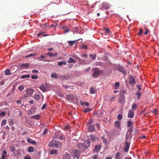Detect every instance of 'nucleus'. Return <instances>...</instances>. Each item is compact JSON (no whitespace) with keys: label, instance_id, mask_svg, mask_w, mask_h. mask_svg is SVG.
<instances>
[{"label":"nucleus","instance_id":"de8ad7c7","mask_svg":"<svg viewBox=\"0 0 159 159\" xmlns=\"http://www.w3.org/2000/svg\"><path fill=\"white\" fill-rule=\"evenodd\" d=\"M35 55H36V54H35L31 53V54H30L29 55L26 56L25 57H26V58H27V57H31V56H35Z\"/></svg>","mask_w":159,"mask_h":159},{"label":"nucleus","instance_id":"49530a36","mask_svg":"<svg viewBox=\"0 0 159 159\" xmlns=\"http://www.w3.org/2000/svg\"><path fill=\"white\" fill-rule=\"evenodd\" d=\"M81 48L82 49H87V46L86 45H82L81 47Z\"/></svg>","mask_w":159,"mask_h":159},{"label":"nucleus","instance_id":"13d9d810","mask_svg":"<svg viewBox=\"0 0 159 159\" xmlns=\"http://www.w3.org/2000/svg\"><path fill=\"white\" fill-rule=\"evenodd\" d=\"M92 123V120L91 119H90L89 121V122L88 123V125H90Z\"/></svg>","mask_w":159,"mask_h":159},{"label":"nucleus","instance_id":"f3484780","mask_svg":"<svg viewBox=\"0 0 159 159\" xmlns=\"http://www.w3.org/2000/svg\"><path fill=\"white\" fill-rule=\"evenodd\" d=\"M33 92V90L31 89H28L26 90L27 93L28 95H30Z\"/></svg>","mask_w":159,"mask_h":159},{"label":"nucleus","instance_id":"393cba45","mask_svg":"<svg viewBox=\"0 0 159 159\" xmlns=\"http://www.w3.org/2000/svg\"><path fill=\"white\" fill-rule=\"evenodd\" d=\"M89 91L90 93L91 94H94L96 92L95 89L93 87H91L90 88Z\"/></svg>","mask_w":159,"mask_h":159},{"label":"nucleus","instance_id":"680f3d73","mask_svg":"<svg viewBox=\"0 0 159 159\" xmlns=\"http://www.w3.org/2000/svg\"><path fill=\"white\" fill-rule=\"evenodd\" d=\"M31 143L32 144L34 145H37L36 142L35 141H34V140H33L32 141V143Z\"/></svg>","mask_w":159,"mask_h":159},{"label":"nucleus","instance_id":"72a5a7b5","mask_svg":"<svg viewBox=\"0 0 159 159\" xmlns=\"http://www.w3.org/2000/svg\"><path fill=\"white\" fill-rule=\"evenodd\" d=\"M30 77V75H22L21 77V78L22 79H25V78H28Z\"/></svg>","mask_w":159,"mask_h":159},{"label":"nucleus","instance_id":"a211bd4d","mask_svg":"<svg viewBox=\"0 0 159 159\" xmlns=\"http://www.w3.org/2000/svg\"><path fill=\"white\" fill-rule=\"evenodd\" d=\"M80 39H78L76 40H74V41H69L68 42V43L70 45V46H72L77 41H78Z\"/></svg>","mask_w":159,"mask_h":159},{"label":"nucleus","instance_id":"c756f323","mask_svg":"<svg viewBox=\"0 0 159 159\" xmlns=\"http://www.w3.org/2000/svg\"><path fill=\"white\" fill-rule=\"evenodd\" d=\"M136 93L138 95V96L137 97V99H140V97L141 95V93L140 92V91L139 90Z\"/></svg>","mask_w":159,"mask_h":159},{"label":"nucleus","instance_id":"774afa93","mask_svg":"<svg viewBox=\"0 0 159 159\" xmlns=\"http://www.w3.org/2000/svg\"><path fill=\"white\" fill-rule=\"evenodd\" d=\"M98 156L97 155H95L93 157V159H96L97 158Z\"/></svg>","mask_w":159,"mask_h":159},{"label":"nucleus","instance_id":"0eeeda50","mask_svg":"<svg viewBox=\"0 0 159 159\" xmlns=\"http://www.w3.org/2000/svg\"><path fill=\"white\" fill-rule=\"evenodd\" d=\"M73 157H76L78 158L80 156V152L79 151L77 150H75L73 152Z\"/></svg>","mask_w":159,"mask_h":159},{"label":"nucleus","instance_id":"052dcab7","mask_svg":"<svg viewBox=\"0 0 159 159\" xmlns=\"http://www.w3.org/2000/svg\"><path fill=\"white\" fill-rule=\"evenodd\" d=\"M28 114L29 115H31L32 114V112L31 111L29 110L28 111Z\"/></svg>","mask_w":159,"mask_h":159},{"label":"nucleus","instance_id":"f03ea898","mask_svg":"<svg viewBox=\"0 0 159 159\" xmlns=\"http://www.w3.org/2000/svg\"><path fill=\"white\" fill-rule=\"evenodd\" d=\"M117 70L122 72L124 74H126V71L124 67L119 66L117 67Z\"/></svg>","mask_w":159,"mask_h":159},{"label":"nucleus","instance_id":"6ab92c4d","mask_svg":"<svg viewBox=\"0 0 159 159\" xmlns=\"http://www.w3.org/2000/svg\"><path fill=\"white\" fill-rule=\"evenodd\" d=\"M68 62L69 63H75L76 62V60L74 59L71 57H70L68 61Z\"/></svg>","mask_w":159,"mask_h":159},{"label":"nucleus","instance_id":"c85d7f7f","mask_svg":"<svg viewBox=\"0 0 159 159\" xmlns=\"http://www.w3.org/2000/svg\"><path fill=\"white\" fill-rule=\"evenodd\" d=\"M51 77L53 78H57L58 77V76L56 73L52 74L51 75Z\"/></svg>","mask_w":159,"mask_h":159},{"label":"nucleus","instance_id":"20e7f679","mask_svg":"<svg viewBox=\"0 0 159 159\" xmlns=\"http://www.w3.org/2000/svg\"><path fill=\"white\" fill-rule=\"evenodd\" d=\"M110 7V5L108 3L104 2L102 3V7L101 10H102V9H107Z\"/></svg>","mask_w":159,"mask_h":159},{"label":"nucleus","instance_id":"ea45409f","mask_svg":"<svg viewBox=\"0 0 159 159\" xmlns=\"http://www.w3.org/2000/svg\"><path fill=\"white\" fill-rule=\"evenodd\" d=\"M103 29L105 31V32L107 33V34H109L110 33V31L109 29L108 28H104Z\"/></svg>","mask_w":159,"mask_h":159},{"label":"nucleus","instance_id":"09e8293b","mask_svg":"<svg viewBox=\"0 0 159 159\" xmlns=\"http://www.w3.org/2000/svg\"><path fill=\"white\" fill-rule=\"evenodd\" d=\"M18 89L19 90H20L21 91H22V90H23L24 89V87H23V86H22V85H21V86H19V87H18Z\"/></svg>","mask_w":159,"mask_h":159},{"label":"nucleus","instance_id":"69168bd1","mask_svg":"<svg viewBox=\"0 0 159 159\" xmlns=\"http://www.w3.org/2000/svg\"><path fill=\"white\" fill-rule=\"evenodd\" d=\"M157 112V109H155L152 111V113L153 114H156Z\"/></svg>","mask_w":159,"mask_h":159},{"label":"nucleus","instance_id":"a878e982","mask_svg":"<svg viewBox=\"0 0 159 159\" xmlns=\"http://www.w3.org/2000/svg\"><path fill=\"white\" fill-rule=\"evenodd\" d=\"M34 148L32 147H29L28 148V151L29 152H31L34 151Z\"/></svg>","mask_w":159,"mask_h":159},{"label":"nucleus","instance_id":"e2e57ef3","mask_svg":"<svg viewBox=\"0 0 159 159\" xmlns=\"http://www.w3.org/2000/svg\"><path fill=\"white\" fill-rule=\"evenodd\" d=\"M32 73L33 74L38 73L39 72L37 70H33L32 71Z\"/></svg>","mask_w":159,"mask_h":159},{"label":"nucleus","instance_id":"c9c22d12","mask_svg":"<svg viewBox=\"0 0 159 159\" xmlns=\"http://www.w3.org/2000/svg\"><path fill=\"white\" fill-rule=\"evenodd\" d=\"M116 158L117 159H120V154L119 152H117L116 154Z\"/></svg>","mask_w":159,"mask_h":159},{"label":"nucleus","instance_id":"4468645a","mask_svg":"<svg viewBox=\"0 0 159 159\" xmlns=\"http://www.w3.org/2000/svg\"><path fill=\"white\" fill-rule=\"evenodd\" d=\"M55 146L57 148H59L61 146V143L60 141H55Z\"/></svg>","mask_w":159,"mask_h":159},{"label":"nucleus","instance_id":"4c0bfd02","mask_svg":"<svg viewBox=\"0 0 159 159\" xmlns=\"http://www.w3.org/2000/svg\"><path fill=\"white\" fill-rule=\"evenodd\" d=\"M101 139L104 143L106 144L107 143V141L106 139L103 136H102L101 137Z\"/></svg>","mask_w":159,"mask_h":159},{"label":"nucleus","instance_id":"7ed1b4c3","mask_svg":"<svg viewBox=\"0 0 159 159\" xmlns=\"http://www.w3.org/2000/svg\"><path fill=\"white\" fill-rule=\"evenodd\" d=\"M90 144V142L89 140H87L86 141H85L83 144H81V146L84 148V149H86L88 148Z\"/></svg>","mask_w":159,"mask_h":159},{"label":"nucleus","instance_id":"603ef678","mask_svg":"<svg viewBox=\"0 0 159 159\" xmlns=\"http://www.w3.org/2000/svg\"><path fill=\"white\" fill-rule=\"evenodd\" d=\"M47 107V105L46 104H44L42 106L41 109L42 110L45 109Z\"/></svg>","mask_w":159,"mask_h":159},{"label":"nucleus","instance_id":"3c124183","mask_svg":"<svg viewBox=\"0 0 159 159\" xmlns=\"http://www.w3.org/2000/svg\"><path fill=\"white\" fill-rule=\"evenodd\" d=\"M90 57L92 59H94L95 58L96 56L93 54H90Z\"/></svg>","mask_w":159,"mask_h":159},{"label":"nucleus","instance_id":"6e6552de","mask_svg":"<svg viewBox=\"0 0 159 159\" xmlns=\"http://www.w3.org/2000/svg\"><path fill=\"white\" fill-rule=\"evenodd\" d=\"M135 83V81L133 77L131 76L129 78V83L132 85L134 84Z\"/></svg>","mask_w":159,"mask_h":159},{"label":"nucleus","instance_id":"2f4dec72","mask_svg":"<svg viewBox=\"0 0 159 159\" xmlns=\"http://www.w3.org/2000/svg\"><path fill=\"white\" fill-rule=\"evenodd\" d=\"M5 75H9L11 74V73L9 69H7L6 70H5Z\"/></svg>","mask_w":159,"mask_h":159},{"label":"nucleus","instance_id":"7c9ffc66","mask_svg":"<svg viewBox=\"0 0 159 159\" xmlns=\"http://www.w3.org/2000/svg\"><path fill=\"white\" fill-rule=\"evenodd\" d=\"M133 131V127H129V128L128 129L127 131V134H131L132 133V131Z\"/></svg>","mask_w":159,"mask_h":159},{"label":"nucleus","instance_id":"9d476101","mask_svg":"<svg viewBox=\"0 0 159 159\" xmlns=\"http://www.w3.org/2000/svg\"><path fill=\"white\" fill-rule=\"evenodd\" d=\"M115 125L116 127H117L119 129V131L120 130V122L119 121H116L115 122Z\"/></svg>","mask_w":159,"mask_h":159},{"label":"nucleus","instance_id":"338daca9","mask_svg":"<svg viewBox=\"0 0 159 159\" xmlns=\"http://www.w3.org/2000/svg\"><path fill=\"white\" fill-rule=\"evenodd\" d=\"M21 101H17V103L18 105H21Z\"/></svg>","mask_w":159,"mask_h":159},{"label":"nucleus","instance_id":"aec40b11","mask_svg":"<svg viewBox=\"0 0 159 159\" xmlns=\"http://www.w3.org/2000/svg\"><path fill=\"white\" fill-rule=\"evenodd\" d=\"M56 141L55 140H52L50 141L49 143V145L50 147H52L55 145V143Z\"/></svg>","mask_w":159,"mask_h":159},{"label":"nucleus","instance_id":"ddd939ff","mask_svg":"<svg viewBox=\"0 0 159 159\" xmlns=\"http://www.w3.org/2000/svg\"><path fill=\"white\" fill-rule=\"evenodd\" d=\"M90 139L93 141H95L98 140V138L95 135H91L89 136Z\"/></svg>","mask_w":159,"mask_h":159},{"label":"nucleus","instance_id":"e433bc0d","mask_svg":"<svg viewBox=\"0 0 159 159\" xmlns=\"http://www.w3.org/2000/svg\"><path fill=\"white\" fill-rule=\"evenodd\" d=\"M34 98L36 100H39L40 98V96L37 94H35L34 97Z\"/></svg>","mask_w":159,"mask_h":159},{"label":"nucleus","instance_id":"58836bf2","mask_svg":"<svg viewBox=\"0 0 159 159\" xmlns=\"http://www.w3.org/2000/svg\"><path fill=\"white\" fill-rule=\"evenodd\" d=\"M63 64L66 65V62L65 61H64L59 62L58 63V65L59 66H61Z\"/></svg>","mask_w":159,"mask_h":159},{"label":"nucleus","instance_id":"6e6d98bb","mask_svg":"<svg viewBox=\"0 0 159 159\" xmlns=\"http://www.w3.org/2000/svg\"><path fill=\"white\" fill-rule=\"evenodd\" d=\"M47 55L50 56V57H53V54L52 52H48L47 54Z\"/></svg>","mask_w":159,"mask_h":159},{"label":"nucleus","instance_id":"bf43d9fd","mask_svg":"<svg viewBox=\"0 0 159 159\" xmlns=\"http://www.w3.org/2000/svg\"><path fill=\"white\" fill-rule=\"evenodd\" d=\"M23 159H31L30 156H25Z\"/></svg>","mask_w":159,"mask_h":159},{"label":"nucleus","instance_id":"a18cd8bd","mask_svg":"<svg viewBox=\"0 0 159 159\" xmlns=\"http://www.w3.org/2000/svg\"><path fill=\"white\" fill-rule=\"evenodd\" d=\"M48 132V129H46L43 131V135H45L47 134Z\"/></svg>","mask_w":159,"mask_h":159},{"label":"nucleus","instance_id":"dca6fc26","mask_svg":"<svg viewBox=\"0 0 159 159\" xmlns=\"http://www.w3.org/2000/svg\"><path fill=\"white\" fill-rule=\"evenodd\" d=\"M127 127H133V122L131 120H128L127 122Z\"/></svg>","mask_w":159,"mask_h":159},{"label":"nucleus","instance_id":"b1692460","mask_svg":"<svg viewBox=\"0 0 159 159\" xmlns=\"http://www.w3.org/2000/svg\"><path fill=\"white\" fill-rule=\"evenodd\" d=\"M138 108V105L136 103H134L132 107V110H136Z\"/></svg>","mask_w":159,"mask_h":159},{"label":"nucleus","instance_id":"5fc2aeb1","mask_svg":"<svg viewBox=\"0 0 159 159\" xmlns=\"http://www.w3.org/2000/svg\"><path fill=\"white\" fill-rule=\"evenodd\" d=\"M38 76L36 75H33L31 76V78L33 79H37Z\"/></svg>","mask_w":159,"mask_h":159},{"label":"nucleus","instance_id":"f704fd0d","mask_svg":"<svg viewBox=\"0 0 159 159\" xmlns=\"http://www.w3.org/2000/svg\"><path fill=\"white\" fill-rule=\"evenodd\" d=\"M9 125L11 126H13L14 124V122L13 120L12 119H11L9 121Z\"/></svg>","mask_w":159,"mask_h":159},{"label":"nucleus","instance_id":"a19ab883","mask_svg":"<svg viewBox=\"0 0 159 159\" xmlns=\"http://www.w3.org/2000/svg\"><path fill=\"white\" fill-rule=\"evenodd\" d=\"M10 149L11 152H13L16 150L15 147L14 145H11L10 147Z\"/></svg>","mask_w":159,"mask_h":159},{"label":"nucleus","instance_id":"9b49d317","mask_svg":"<svg viewBox=\"0 0 159 159\" xmlns=\"http://www.w3.org/2000/svg\"><path fill=\"white\" fill-rule=\"evenodd\" d=\"M125 147L124 149V151L125 152H128L129 150V145L128 143L126 142L125 143Z\"/></svg>","mask_w":159,"mask_h":159},{"label":"nucleus","instance_id":"2eb2a0df","mask_svg":"<svg viewBox=\"0 0 159 159\" xmlns=\"http://www.w3.org/2000/svg\"><path fill=\"white\" fill-rule=\"evenodd\" d=\"M63 159H70V155L67 152H65L63 156Z\"/></svg>","mask_w":159,"mask_h":159},{"label":"nucleus","instance_id":"f257e3e1","mask_svg":"<svg viewBox=\"0 0 159 159\" xmlns=\"http://www.w3.org/2000/svg\"><path fill=\"white\" fill-rule=\"evenodd\" d=\"M92 70L93 71L92 76L93 78H97L102 72V70H100L97 68H93Z\"/></svg>","mask_w":159,"mask_h":159},{"label":"nucleus","instance_id":"bb28decb","mask_svg":"<svg viewBox=\"0 0 159 159\" xmlns=\"http://www.w3.org/2000/svg\"><path fill=\"white\" fill-rule=\"evenodd\" d=\"M40 89L43 92H45L46 91V88L45 87L43 86V85L41 86L40 87Z\"/></svg>","mask_w":159,"mask_h":159},{"label":"nucleus","instance_id":"39448f33","mask_svg":"<svg viewBox=\"0 0 159 159\" xmlns=\"http://www.w3.org/2000/svg\"><path fill=\"white\" fill-rule=\"evenodd\" d=\"M59 78L61 79L62 80H64L69 79L70 78V76L69 75H60L59 77Z\"/></svg>","mask_w":159,"mask_h":159},{"label":"nucleus","instance_id":"4d7b16f0","mask_svg":"<svg viewBox=\"0 0 159 159\" xmlns=\"http://www.w3.org/2000/svg\"><path fill=\"white\" fill-rule=\"evenodd\" d=\"M137 87L138 88V89H139V91L140 90H141V89H142L141 88V86L139 84H137Z\"/></svg>","mask_w":159,"mask_h":159},{"label":"nucleus","instance_id":"4be33fe9","mask_svg":"<svg viewBox=\"0 0 159 159\" xmlns=\"http://www.w3.org/2000/svg\"><path fill=\"white\" fill-rule=\"evenodd\" d=\"M30 118L32 119H34L36 120H38L40 118V116L39 115H36L31 116Z\"/></svg>","mask_w":159,"mask_h":159},{"label":"nucleus","instance_id":"8fccbe9b","mask_svg":"<svg viewBox=\"0 0 159 159\" xmlns=\"http://www.w3.org/2000/svg\"><path fill=\"white\" fill-rule=\"evenodd\" d=\"M5 115V112H2L1 113H0V116H3L4 117Z\"/></svg>","mask_w":159,"mask_h":159},{"label":"nucleus","instance_id":"0e129e2a","mask_svg":"<svg viewBox=\"0 0 159 159\" xmlns=\"http://www.w3.org/2000/svg\"><path fill=\"white\" fill-rule=\"evenodd\" d=\"M7 152L6 151H3L2 152V155L6 156L7 154Z\"/></svg>","mask_w":159,"mask_h":159},{"label":"nucleus","instance_id":"79ce46f5","mask_svg":"<svg viewBox=\"0 0 159 159\" xmlns=\"http://www.w3.org/2000/svg\"><path fill=\"white\" fill-rule=\"evenodd\" d=\"M7 123V120H3L1 124L2 126L5 125Z\"/></svg>","mask_w":159,"mask_h":159},{"label":"nucleus","instance_id":"f8f14e48","mask_svg":"<svg viewBox=\"0 0 159 159\" xmlns=\"http://www.w3.org/2000/svg\"><path fill=\"white\" fill-rule=\"evenodd\" d=\"M66 97H67V99L68 100L70 101L72 100L74 98L73 95L72 94H68L66 96Z\"/></svg>","mask_w":159,"mask_h":159},{"label":"nucleus","instance_id":"c03bdc74","mask_svg":"<svg viewBox=\"0 0 159 159\" xmlns=\"http://www.w3.org/2000/svg\"><path fill=\"white\" fill-rule=\"evenodd\" d=\"M29 66V64L28 63H25V64H22L21 65V66L22 67H28Z\"/></svg>","mask_w":159,"mask_h":159},{"label":"nucleus","instance_id":"cd10ccee","mask_svg":"<svg viewBox=\"0 0 159 159\" xmlns=\"http://www.w3.org/2000/svg\"><path fill=\"white\" fill-rule=\"evenodd\" d=\"M57 150H52L51 151L50 153L51 155H52L53 154H55V155H57Z\"/></svg>","mask_w":159,"mask_h":159},{"label":"nucleus","instance_id":"5701e85b","mask_svg":"<svg viewBox=\"0 0 159 159\" xmlns=\"http://www.w3.org/2000/svg\"><path fill=\"white\" fill-rule=\"evenodd\" d=\"M120 83L119 82H116L115 83L114 89H116L119 88L120 87Z\"/></svg>","mask_w":159,"mask_h":159},{"label":"nucleus","instance_id":"473e14b6","mask_svg":"<svg viewBox=\"0 0 159 159\" xmlns=\"http://www.w3.org/2000/svg\"><path fill=\"white\" fill-rule=\"evenodd\" d=\"M91 110L92 109L91 108L89 107H88L87 108L84 109L83 111L85 112V113H86L88 112L91 111Z\"/></svg>","mask_w":159,"mask_h":159},{"label":"nucleus","instance_id":"864d4df0","mask_svg":"<svg viewBox=\"0 0 159 159\" xmlns=\"http://www.w3.org/2000/svg\"><path fill=\"white\" fill-rule=\"evenodd\" d=\"M32 141H33V140L29 138H28L27 141L29 143H31Z\"/></svg>","mask_w":159,"mask_h":159},{"label":"nucleus","instance_id":"1a4fd4ad","mask_svg":"<svg viewBox=\"0 0 159 159\" xmlns=\"http://www.w3.org/2000/svg\"><path fill=\"white\" fill-rule=\"evenodd\" d=\"M100 149V146L99 145H96L93 152H98Z\"/></svg>","mask_w":159,"mask_h":159},{"label":"nucleus","instance_id":"37998d69","mask_svg":"<svg viewBox=\"0 0 159 159\" xmlns=\"http://www.w3.org/2000/svg\"><path fill=\"white\" fill-rule=\"evenodd\" d=\"M117 118L118 119L121 120L122 118V115L120 114H118L117 116Z\"/></svg>","mask_w":159,"mask_h":159},{"label":"nucleus","instance_id":"423d86ee","mask_svg":"<svg viewBox=\"0 0 159 159\" xmlns=\"http://www.w3.org/2000/svg\"><path fill=\"white\" fill-rule=\"evenodd\" d=\"M134 116V111L133 110H130L128 114V117L131 118L133 117Z\"/></svg>","mask_w":159,"mask_h":159},{"label":"nucleus","instance_id":"412c9836","mask_svg":"<svg viewBox=\"0 0 159 159\" xmlns=\"http://www.w3.org/2000/svg\"><path fill=\"white\" fill-rule=\"evenodd\" d=\"M89 130L91 132L94 131L95 130L94 126L93 125L90 126L89 128Z\"/></svg>","mask_w":159,"mask_h":159}]
</instances>
